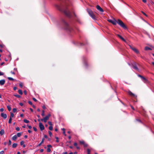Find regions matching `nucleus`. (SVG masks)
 <instances>
[{
	"label": "nucleus",
	"mask_w": 154,
	"mask_h": 154,
	"mask_svg": "<svg viewBox=\"0 0 154 154\" xmlns=\"http://www.w3.org/2000/svg\"><path fill=\"white\" fill-rule=\"evenodd\" d=\"M4 109L3 108H1L0 109V111L1 112H3L4 111Z\"/></svg>",
	"instance_id": "nucleus-39"
},
{
	"label": "nucleus",
	"mask_w": 154,
	"mask_h": 154,
	"mask_svg": "<svg viewBox=\"0 0 154 154\" xmlns=\"http://www.w3.org/2000/svg\"><path fill=\"white\" fill-rule=\"evenodd\" d=\"M51 151V149L49 148H48L47 149V151L48 152H50Z\"/></svg>",
	"instance_id": "nucleus-32"
},
{
	"label": "nucleus",
	"mask_w": 154,
	"mask_h": 154,
	"mask_svg": "<svg viewBox=\"0 0 154 154\" xmlns=\"http://www.w3.org/2000/svg\"><path fill=\"white\" fill-rule=\"evenodd\" d=\"M44 137L45 138H48V136L47 135H44Z\"/></svg>",
	"instance_id": "nucleus-57"
},
{
	"label": "nucleus",
	"mask_w": 154,
	"mask_h": 154,
	"mask_svg": "<svg viewBox=\"0 0 154 154\" xmlns=\"http://www.w3.org/2000/svg\"><path fill=\"white\" fill-rule=\"evenodd\" d=\"M96 8L100 12H103L104 11L103 9L98 5H97Z\"/></svg>",
	"instance_id": "nucleus-10"
},
{
	"label": "nucleus",
	"mask_w": 154,
	"mask_h": 154,
	"mask_svg": "<svg viewBox=\"0 0 154 154\" xmlns=\"http://www.w3.org/2000/svg\"><path fill=\"white\" fill-rule=\"evenodd\" d=\"M5 79H2L0 80V85H3L5 84Z\"/></svg>",
	"instance_id": "nucleus-13"
},
{
	"label": "nucleus",
	"mask_w": 154,
	"mask_h": 154,
	"mask_svg": "<svg viewBox=\"0 0 154 154\" xmlns=\"http://www.w3.org/2000/svg\"><path fill=\"white\" fill-rule=\"evenodd\" d=\"M24 115L23 114H21L20 115V116L21 117H23V116Z\"/></svg>",
	"instance_id": "nucleus-56"
},
{
	"label": "nucleus",
	"mask_w": 154,
	"mask_h": 154,
	"mask_svg": "<svg viewBox=\"0 0 154 154\" xmlns=\"http://www.w3.org/2000/svg\"><path fill=\"white\" fill-rule=\"evenodd\" d=\"M17 138V136L16 135H14L13 137H12V140H15Z\"/></svg>",
	"instance_id": "nucleus-17"
},
{
	"label": "nucleus",
	"mask_w": 154,
	"mask_h": 154,
	"mask_svg": "<svg viewBox=\"0 0 154 154\" xmlns=\"http://www.w3.org/2000/svg\"><path fill=\"white\" fill-rule=\"evenodd\" d=\"M49 129L50 130H53V127L52 126H50L49 127Z\"/></svg>",
	"instance_id": "nucleus-30"
},
{
	"label": "nucleus",
	"mask_w": 154,
	"mask_h": 154,
	"mask_svg": "<svg viewBox=\"0 0 154 154\" xmlns=\"http://www.w3.org/2000/svg\"><path fill=\"white\" fill-rule=\"evenodd\" d=\"M64 13L68 17H70L71 16V13L69 11H64Z\"/></svg>",
	"instance_id": "nucleus-8"
},
{
	"label": "nucleus",
	"mask_w": 154,
	"mask_h": 154,
	"mask_svg": "<svg viewBox=\"0 0 154 154\" xmlns=\"http://www.w3.org/2000/svg\"><path fill=\"white\" fill-rule=\"evenodd\" d=\"M17 146V144L16 143H13L12 145V147L14 148H15Z\"/></svg>",
	"instance_id": "nucleus-20"
},
{
	"label": "nucleus",
	"mask_w": 154,
	"mask_h": 154,
	"mask_svg": "<svg viewBox=\"0 0 154 154\" xmlns=\"http://www.w3.org/2000/svg\"><path fill=\"white\" fill-rule=\"evenodd\" d=\"M80 143L81 144H84V145L85 144V142L83 141H80Z\"/></svg>",
	"instance_id": "nucleus-33"
},
{
	"label": "nucleus",
	"mask_w": 154,
	"mask_h": 154,
	"mask_svg": "<svg viewBox=\"0 0 154 154\" xmlns=\"http://www.w3.org/2000/svg\"><path fill=\"white\" fill-rule=\"evenodd\" d=\"M7 107L8 110L9 111H10L11 110V106H8Z\"/></svg>",
	"instance_id": "nucleus-24"
},
{
	"label": "nucleus",
	"mask_w": 154,
	"mask_h": 154,
	"mask_svg": "<svg viewBox=\"0 0 154 154\" xmlns=\"http://www.w3.org/2000/svg\"><path fill=\"white\" fill-rule=\"evenodd\" d=\"M8 79L9 80H10L13 81V80H14V79H13V78H11V77H8Z\"/></svg>",
	"instance_id": "nucleus-27"
},
{
	"label": "nucleus",
	"mask_w": 154,
	"mask_h": 154,
	"mask_svg": "<svg viewBox=\"0 0 154 154\" xmlns=\"http://www.w3.org/2000/svg\"><path fill=\"white\" fill-rule=\"evenodd\" d=\"M130 48L134 51L135 53L137 54H139V50L133 47L131 45H129Z\"/></svg>",
	"instance_id": "nucleus-5"
},
{
	"label": "nucleus",
	"mask_w": 154,
	"mask_h": 154,
	"mask_svg": "<svg viewBox=\"0 0 154 154\" xmlns=\"http://www.w3.org/2000/svg\"><path fill=\"white\" fill-rule=\"evenodd\" d=\"M12 120V118H10L9 119V120L8 121V123L9 124H11V123Z\"/></svg>",
	"instance_id": "nucleus-28"
},
{
	"label": "nucleus",
	"mask_w": 154,
	"mask_h": 154,
	"mask_svg": "<svg viewBox=\"0 0 154 154\" xmlns=\"http://www.w3.org/2000/svg\"><path fill=\"white\" fill-rule=\"evenodd\" d=\"M24 143V142L23 141H22L21 142H20V145H23Z\"/></svg>",
	"instance_id": "nucleus-36"
},
{
	"label": "nucleus",
	"mask_w": 154,
	"mask_h": 154,
	"mask_svg": "<svg viewBox=\"0 0 154 154\" xmlns=\"http://www.w3.org/2000/svg\"><path fill=\"white\" fill-rule=\"evenodd\" d=\"M17 110V109L16 108H14L13 109V112H16Z\"/></svg>",
	"instance_id": "nucleus-37"
},
{
	"label": "nucleus",
	"mask_w": 154,
	"mask_h": 154,
	"mask_svg": "<svg viewBox=\"0 0 154 154\" xmlns=\"http://www.w3.org/2000/svg\"><path fill=\"white\" fill-rule=\"evenodd\" d=\"M18 93L21 95H22L23 94L22 91L21 90H18Z\"/></svg>",
	"instance_id": "nucleus-23"
},
{
	"label": "nucleus",
	"mask_w": 154,
	"mask_h": 154,
	"mask_svg": "<svg viewBox=\"0 0 154 154\" xmlns=\"http://www.w3.org/2000/svg\"><path fill=\"white\" fill-rule=\"evenodd\" d=\"M142 13L144 14V15L145 16H147V15L144 13V12H143V11H142Z\"/></svg>",
	"instance_id": "nucleus-50"
},
{
	"label": "nucleus",
	"mask_w": 154,
	"mask_h": 154,
	"mask_svg": "<svg viewBox=\"0 0 154 154\" xmlns=\"http://www.w3.org/2000/svg\"><path fill=\"white\" fill-rule=\"evenodd\" d=\"M84 146L85 147H86L87 146V144H84Z\"/></svg>",
	"instance_id": "nucleus-64"
},
{
	"label": "nucleus",
	"mask_w": 154,
	"mask_h": 154,
	"mask_svg": "<svg viewBox=\"0 0 154 154\" xmlns=\"http://www.w3.org/2000/svg\"><path fill=\"white\" fill-rule=\"evenodd\" d=\"M33 100L35 101V102H36L37 101V100L35 98H33Z\"/></svg>",
	"instance_id": "nucleus-49"
},
{
	"label": "nucleus",
	"mask_w": 154,
	"mask_h": 154,
	"mask_svg": "<svg viewBox=\"0 0 154 154\" xmlns=\"http://www.w3.org/2000/svg\"><path fill=\"white\" fill-rule=\"evenodd\" d=\"M63 133L64 134V135H65V136H66V134H65V131H63Z\"/></svg>",
	"instance_id": "nucleus-60"
},
{
	"label": "nucleus",
	"mask_w": 154,
	"mask_h": 154,
	"mask_svg": "<svg viewBox=\"0 0 154 154\" xmlns=\"http://www.w3.org/2000/svg\"><path fill=\"white\" fill-rule=\"evenodd\" d=\"M14 96H15V97H16L18 98H20L21 97V96L20 95H18V94H14Z\"/></svg>",
	"instance_id": "nucleus-25"
},
{
	"label": "nucleus",
	"mask_w": 154,
	"mask_h": 154,
	"mask_svg": "<svg viewBox=\"0 0 154 154\" xmlns=\"http://www.w3.org/2000/svg\"><path fill=\"white\" fill-rule=\"evenodd\" d=\"M40 151L41 152H43L44 151V149H41L40 150Z\"/></svg>",
	"instance_id": "nucleus-53"
},
{
	"label": "nucleus",
	"mask_w": 154,
	"mask_h": 154,
	"mask_svg": "<svg viewBox=\"0 0 154 154\" xmlns=\"http://www.w3.org/2000/svg\"><path fill=\"white\" fill-rule=\"evenodd\" d=\"M74 145L75 146H77V143H75L74 144Z\"/></svg>",
	"instance_id": "nucleus-47"
},
{
	"label": "nucleus",
	"mask_w": 154,
	"mask_h": 154,
	"mask_svg": "<svg viewBox=\"0 0 154 154\" xmlns=\"http://www.w3.org/2000/svg\"><path fill=\"white\" fill-rule=\"evenodd\" d=\"M20 106H23V103H20Z\"/></svg>",
	"instance_id": "nucleus-63"
},
{
	"label": "nucleus",
	"mask_w": 154,
	"mask_h": 154,
	"mask_svg": "<svg viewBox=\"0 0 154 154\" xmlns=\"http://www.w3.org/2000/svg\"><path fill=\"white\" fill-rule=\"evenodd\" d=\"M16 130L17 131H19L20 130V128L19 127H17L16 128Z\"/></svg>",
	"instance_id": "nucleus-40"
},
{
	"label": "nucleus",
	"mask_w": 154,
	"mask_h": 154,
	"mask_svg": "<svg viewBox=\"0 0 154 154\" xmlns=\"http://www.w3.org/2000/svg\"><path fill=\"white\" fill-rule=\"evenodd\" d=\"M28 126L29 128L30 129H31L32 128V127L31 126H30V125H28Z\"/></svg>",
	"instance_id": "nucleus-51"
},
{
	"label": "nucleus",
	"mask_w": 154,
	"mask_h": 154,
	"mask_svg": "<svg viewBox=\"0 0 154 154\" xmlns=\"http://www.w3.org/2000/svg\"><path fill=\"white\" fill-rule=\"evenodd\" d=\"M142 1L144 3H146V0H142Z\"/></svg>",
	"instance_id": "nucleus-55"
},
{
	"label": "nucleus",
	"mask_w": 154,
	"mask_h": 154,
	"mask_svg": "<svg viewBox=\"0 0 154 154\" xmlns=\"http://www.w3.org/2000/svg\"><path fill=\"white\" fill-rule=\"evenodd\" d=\"M21 135V133H17V135H16L17 137H20Z\"/></svg>",
	"instance_id": "nucleus-26"
},
{
	"label": "nucleus",
	"mask_w": 154,
	"mask_h": 154,
	"mask_svg": "<svg viewBox=\"0 0 154 154\" xmlns=\"http://www.w3.org/2000/svg\"><path fill=\"white\" fill-rule=\"evenodd\" d=\"M91 150L89 149H87V154H90Z\"/></svg>",
	"instance_id": "nucleus-22"
},
{
	"label": "nucleus",
	"mask_w": 154,
	"mask_h": 154,
	"mask_svg": "<svg viewBox=\"0 0 154 154\" xmlns=\"http://www.w3.org/2000/svg\"><path fill=\"white\" fill-rule=\"evenodd\" d=\"M47 146L48 148H49L50 147H52V146L51 145H48Z\"/></svg>",
	"instance_id": "nucleus-52"
},
{
	"label": "nucleus",
	"mask_w": 154,
	"mask_h": 154,
	"mask_svg": "<svg viewBox=\"0 0 154 154\" xmlns=\"http://www.w3.org/2000/svg\"><path fill=\"white\" fill-rule=\"evenodd\" d=\"M48 133H49V135L51 137L52 135V133L50 131H49Z\"/></svg>",
	"instance_id": "nucleus-35"
},
{
	"label": "nucleus",
	"mask_w": 154,
	"mask_h": 154,
	"mask_svg": "<svg viewBox=\"0 0 154 154\" xmlns=\"http://www.w3.org/2000/svg\"><path fill=\"white\" fill-rule=\"evenodd\" d=\"M118 37L119 38L121 39L122 40L124 41V42H125V39L122 37L121 35H117Z\"/></svg>",
	"instance_id": "nucleus-14"
},
{
	"label": "nucleus",
	"mask_w": 154,
	"mask_h": 154,
	"mask_svg": "<svg viewBox=\"0 0 154 154\" xmlns=\"http://www.w3.org/2000/svg\"><path fill=\"white\" fill-rule=\"evenodd\" d=\"M44 142V139L43 138L41 142L37 146H40Z\"/></svg>",
	"instance_id": "nucleus-18"
},
{
	"label": "nucleus",
	"mask_w": 154,
	"mask_h": 154,
	"mask_svg": "<svg viewBox=\"0 0 154 154\" xmlns=\"http://www.w3.org/2000/svg\"><path fill=\"white\" fill-rule=\"evenodd\" d=\"M28 103H29V104H30V105H32V102H31V101H29L28 102Z\"/></svg>",
	"instance_id": "nucleus-43"
},
{
	"label": "nucleus",
	"mask_w": 154,
	"mask_h": 154,
	"mask_svg": "<svg viewBox=\"0 0 154 154\" xmlns=\"http://www.w3.org/2000/svg\"><path fill=\"white\" fill-rule=\"evenodd\" d=\"M42 116H45V111L44 110H43L42 111Z\"/></svg>",
	"instance_id": "nucleus-31"
},
{
	"label": "nucleus",
	"mask_w": 154,
	"mask_h": 154,
	"mask_svg": "<svg viewBox=\"0 0 154 154\" xmlns=\"http://www.w3.org/2000/svg\"><path fill=\"white\" fill-rule=\"evenodd\" d=\"M87 11L90 15V16L93 19H95V16L93 13V12L90 9H87Z\"/></svg>",
	"instance_id": "nucleus-3"
},
{
	"label": "nucleus",
	"mask_w": 154,
	"mask_h": 154,
	"mask_svg": "<svg viewBox=\"0 0 154 154\" xmlns=\"http://www.w3.org/2000/svg\"><path fill=\"white\" fill-rule=\"evenodd\" d=\"M1 116L4 119H5L7 117V115L6 114H5L4 113H2L1 114Z\"/></svg>",
	"instance_id": "nucleus-12"
},
{
	"label": "nucleus",
	"mask_w": 154,
	"mask_h": 154,
	"mask_svg": "<svg viewBox=\"0 0 154 154\" xmlns=\"http://www.w3.org/2000/svg\"><path fill=\"white\" fill-rule=\"evenodd\" d=\"M28 131L29 133H31L32 132L30 130H28Z\"/></svg>",
	"instance_id": "nucleus-59"
},
{
	"label": "nucleus",
	"mask_w": 154,
	"mask_h": 154,
	"mask_svg": "<svg viewBox=\"0 0 154 154\" xmlns=\"http://www.w3.org/2000/svg\"><path fill=\"white\" fill-rule=\"evenodd\" d=\"M138 76L141 78L142 80L145 83H146L148 82V80L145 78L144 77L140 75H138Z\"/></svg>",
	"instance_id": "nucleus-6"
},
{
	"label": "nucleus",
	"mask_w": 154,
	"mask_h": 154,
	"mask_svg": "<svg viewBox=\"0 0 154 154\" xmlns=\"http://www.w3.org/2000/svg\"><path fill=\"white\" fill-rule=\"evenodd\" d=\"M55 138L57 140H56V141L58 143L59 142V140H58V138L57 137H56Z\"/></svg>",
	"instance_id": "nucleus-38"
},
{
	"label": "nucleus",
	"mask_w": 154,
	"mask_h": 154,
	"mask_svg": "<svg viewBox=\"0 0 154 154\" xmlns=\"http://www.w3.org/2000/svg\"><path fill=\"white\" fill-rule=\"evenodd\" d=\"M64 26H65V29L68 31L71 32L73 30L72 28L69 26L68 24L66 22H64Z\"/></svg>",
	"instance_id": "nucleus-2"
},
{
	"label": "nucleus",
	"mask_w": 154,
	"mask_h": 154,
	"mask_svg": "<svg viewBox=\"0 0 154 154\" xmlns=\"http://www.w3.org/2000/svg\"><path fill=\"white\" fill-rule=\"evenodd\" d=\"M17 89V88L16 87H14V90H16Z\"/></svg>",
	"instance_id": "nucleus-58"
},
{
	"label": "nucleus",
	"mask_w": 154,
	"mask_h": 154,
	"mask_svg": "<svg viewBox=\"0 0 154 154\" xmlns=\"http://www.w3.org/2000/svg\"><path fill=\"white\" fill-rule=\"evenodd\" d=\"M133 68L135 69V70H138V69L137 67L136 66V64L134 63V64L133 65Z\"/></svg>",
	"instance_id": "nucleus-15"
},
{
	"label": "nucleus",
	"mask_w": 154,
	"mask_h": 154,
	"mask_svg": "<svg viewBox=\"0 0 154 154\" xmlns=\"http://www.w3.org/2000/svg\"><path fill=\"white\" fill-rule=\"evenodd\" d=\"M11 142L10 140H9V145H11Z\"/></svg>",
	"instance_id": "nucleus-45"
},
{
	"label": "nucleus",
	"mask_w": 154,
	"mask_h": 154,
	"mask_svg": "<svg viewBox=\"0 0 154 154\" xmlns=\"http://www.w3.org/2000/svg\"><path fill=\"white\" fill-rule=\"evenodd\" d=\"M14 117V114L12 112H11V116H10V118H12V117Z\"/></svg>",
	"instance_id": "nucleus-29"
},
{
	"label": "nucleus",
	"mask_w": 154,
	"mask_h": 154,
	"mask_svg": "<svg viewBox=\"0 0 154 154\" xmlns=\"http://www.w3.org/2000/svg\"><path fill=\"white\" fill-rule=\"evenodd\" d=\"M51 115L50 114H49L48 115L46 116L43 119H42L41 120L42 121H43L45 123L47 122V121L49 119V117L51 116Z\"/></svg>",
	"instance_id": "nucleus-4"
},
{
	"label": "nucleus",
	"mask_w": 154,
	"mask_h": 154,
	"mask_svg": "<svg viewBox=\"0 0 154 154\" xmlns=\"http://www.w3.org/2000/svg\"><path fill=\"white\" fill-rule=\"evenodd\" d=\"M5 133L4 130L3 129H2L0 131V135H2Z\"/></svg>",
	"instance_id": "nucleus-16"
},
{
	"label": "nucleus",
	"mask_w": 154,
	"mask_h": 154,
	"mask_svg": "<svg viewBox=\"0 0 154 154\" xmlns=\"http://www.w3.org/2000/svg\"><path fill=\"white\" fill-rule=\"evenodd\" d=\"M11 73L13 74H15V73L14 72H12V71L11 72Z\"/></svg>",
	"instance_id": "nucleus-62"
},
{
	"label": "nucleus",
	"mask_w": 154,
	"mask_h": 154,
	"mask_svg": "<svg viewBox=\"0 0 154 154\" xmlns=\"http://www.w3.org/2000/svg\"><path fill=\"white\" fill-rule=\"evenodd\" d=\"M23 121H24V122H25L26 123H28L29 122V120H28L26 119H24Z\"/></svg>",
	"instance_id": "nucleus-21"
},
{
	"label": "nucleus",
	"mask_w": 154,
	"mask_h": 154,
	"mask_svg": "<svg viewBox=\"0 0 154 154\" xmlns=\"http://www.w3.org/2000/svg\"><path fill=\"white\" fill-rule=\"evenodd\" d=\"M24 94L25 95H26L27 94V91L26 90H24Z\"/></svg>",
	"instance_id": "nucleus-42"
},
{
	"label": "nucleus",
	"mask_w": 154,
	"mask_h": 154,
	"mask_svg": "<svg viewBox=\"0 0 154 154\" xmlns=\"http://www.w3.org/2000/svg\"><path fill=\"white\" fill-rule=\"evenodd\" d=\"M39 127L41 131H43L45 129L44 126L41 122L39 123Z\"/></svg>",
	"instance_id": "nucleus-9"
},
{
	"label": "nucleus",
	"mask_w": 154,
	"mask_h": 154,
	"mask_svg": "<svg viewBox=\"0 0 154 154\" xmlns=\"http://www.w3.org/2000/svg\"><path fill=\"white\" fill-rule=\"evenodd\" d=\"M33 128L34 130L35 131H37V129H36V128L34 127H33Z\"/></svg>",
	"instance_id": "nucleus-48"
},
{
	"label": "nucleus",
	"mask_w": 154,
	"mask_h": 154,
	"mask_svg": "<svg viewBox=\"0 0 154 154\" xmlns=\"http://www.w3.org/2000/svg\"><path fill=\"white\" fill-rule=\"evenodd\" d=\"M145 50H151V49L150 48L147 46L145 47Z\"/></svg>",
	"instance_id": "nucleus-19"
},
{
	"label": "nucleus",
	"mask_w": 154,
	"mask_h": 154,
	"mask_svg": "<svg viewBox=\"0 0 154 154\" xmlns=\"http://www.w3.org/2000/svg\"><path fill=\"white\" fill-rule=\"evenodd\" d=\"M138 76L141 78L142 80L145 83H146L148 82V80L145 78L144 77L140 75H138Z\"/></svg>",
	"instance_id": "nucleus-7"
},
{
	"label": "nucleus",
	"mask_w": 154,
	"mask_h": 154,
	"mask_svg": "<svg viewBox=\"0 0 154 154\" xmlns=\"http://www.w3.org/2000/svg\"><path fill=\"white\" fill-rule=\"evenodd\" d=\"M4 152V151H2L0 152V154H3Z\"/></svg>",
	"instance_id": "nucleus-46"
},
{
	"label": "nucleus",
	"mask_w": 154,
	"mask_h": 154,
	"mask_svg": "<svg viewBox=\"0 0 154 154\" xmlns=\"http://www.w3.org/2000/svg\"><path fill=\"white\" fill-rule=\"evenodd\" d=\"M24 138H27L28 136H27V135H25V136H24Z\"/></svg>",
	"instance_id": "nucleus-61"
},
{
	"label": "nucleus",
	"mask_w": 154,
	"mask_h": 154,
	"mask_svg": "<svg viewBox=\"0 0 154 154\" xmlns=\"http://www.w3.org/2000/svg\"><path fill=\"white\" fill-rule=\"evenodd\" d=\"M4 75V73L0 72V75Z\"/></svg>",
	"instance_id": "nucleus-41"
},
{
	"label": "nucleus",
	"mask_w": 154,
	"mask_h": 154,
	"mask_svg": "<svg viewBox=\"0 0 154 154\" xmlns=\"http://www.w3.org/2000/svg\"><path fill=\"white\" fill-rule=\"evenodd\" d=\"M19 85L20 86V87H21V88H22L23 87V84L22 83H20V84H19Z\"/></svg>",
	"instance_id": "nucleus-44"
},
{
	"label": "nucleus",
	"mask_w": 154,
	"mask_h": 154,
	"mask_svg": "<svg viewBox=\"0 0 154 154\" xmlns=\"http://www.w3.org/2000/svg\"><path fill=\"white\" fill-rule=\"evenodd\" d=\"M131 106L132 109H133V110H134V109L133 106Z\"/></svg>",
	"instance_id": "nucleus-54"
},
{
	"label": "nucleus",
	"mask_w": 154,
	"mask_h": 154,
	"mask_svg": "<svg viewBox=\"0 0 154 154\" xmlns=\"http://www.w3.org/2000/svg\"><path fill=\"white\" fill-rule=\"evenodd\" d=\"M108 21L114 25H116L117 23L120 26L124 29H127V27L125 25L124 23L122 21L118 19L117 21H116V20H108Z\"/></svg>",
	"instance_id": "nucleus-1"
},
{
	"label": "nucleus",
	"mask_w": 154,
	"mask_h": 154,
	"mask_svg": "<svg viewBox=\"0 0 154 154\" xmlns=\"http://www.w3.org/2000/svg\"><path fill=\"white\" fill-rule=\"evenodd\" d=\"M48 123L49 124V125H50V126L52 125V123L51 122H50V121L48 122Z\"/></svg>",
	"instance_id": "nucleus-34"
},
{
	"label": "nucleus",
	"mask_w": 154,
	"mask_h": 154,
	"mask_svg": "<svg viewBox=\"0 0 154 154\" xmlns=\"http://www.w3.org/2000/svg\"><path fill=\"white\" fill-rule=\"evenodd\" d=\"M128 94L130 95L131 97H133L134 98H136L137 97V96L133 93L132 92H131V91H128Z\"/></svg>",
	"instance_id": "nucleus-11"
}]
</instances>
